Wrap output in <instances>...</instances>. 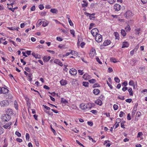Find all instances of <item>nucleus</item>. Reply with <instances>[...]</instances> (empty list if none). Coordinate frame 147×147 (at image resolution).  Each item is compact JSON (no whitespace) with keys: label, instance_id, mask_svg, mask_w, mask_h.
<instances>
[{"label":"nucleus","instance_id":"f257e3e1","mask_svg":"<svg viewBox=\"0 0 147 147\" xmlns=\"http://www.w3.org/2000/svg\"><path fill=\"white\" fill-rule=\"evenodd\" d=\"M13 112L11 109H9L7 111V114L4 115L2 117V119L3 121H9L11 118L10 115L13 114Z\"/></svg>","mask_w":147,"mask_h":147},{"label":"nucleus","instance_id":"f03ea898","mask_svg":"<svg viewBox=\"0 0 147 147\" xmlns=\"http://www.w3.org/2000/svg\"><path fill=\"white\" fill-rule=\"evenodd\" d=\"M80 107L81 109L87 111L91 109L92 108V106L90 103H89L88 104L82 103L80 105Z\"/></svg>","mask_w":147,"mask_h":147},{"label":"nucleus","instance_id":"7ed1b4c3","mask_svg":"<svg viewBox=\"0 0 147 147\" xmlns=\"http://www.w3.org/2000/svg\"><path fill=\"white\" fill-rule=\"evenodd\" d=\"M133 15V14L130 10H127L125 12V16L127 19H129L131 18Z\"/></svg>","mask_w":147,"mask_h":147},{"label":"nucleus","instance_id":"20e7f679","mask_svg":"<svg viewBox=\"0 0 147 147\" xmlns=\"http://www.w3.org/2000/svg\"><path fill=\"white\" fill-rule=\"evenodd\" d=\"M69 74L71 76H75L77 73V71L76 69L74 68L71 69L69 71Z\"/></svg>","mask_w":147,"mask_h":147},{"label":"nucleus","instance_id":"39448f33","mask_svg":"<svg viewBox=\"0 0 147 147\" xmlns=\"http://www.w3.org/2000/svg\"><path fill=\"white\" fill-rule=\"evenodd\" d=\"M95 40L98 42H100L102 40V37L101 35L98 34L96 35Z\"/></svg>","mask_w":147,"mask_h":147},{"label":"nucleus","instance_id":"423d86ee","mask_svg":"<svg viewBox=\"0 0 147 147\" xmlns=\"http://www.w3.org/2000/svg\"><path fill=\"white\" fill-rule=\"evenodd\" d=\"M98 30L96 28H93L91 31V33L94 36H95L98 34Z\"/></svg>","mask_w":147,"mask_h":147},{"label":"nucleus","instance_id":"0eeeda50","mask_svg":"<svg viewBox=\"0 0 147 147\" xmlns=\"http://www.w3.org/2000/svg\"><path fill=\"white\" fill-rule=\"evenodd\" d=\"M121 8V6L118 4H115L114 6V9L116 11H118Z\"/></svg>","mask_w":147,"mask_h":147},{"label":"nucleus","instance_id":"6e6552de","mask_svg":"<svg viewBox=\"0 0 147 147\" xmlns=\"http://www.w3.org/2000/svg\"><path fill=\"white\" fill-rule=\"evenodd\" d=\"M96 55L95 50L94 49H92L90 51L89 53V56L91 57H93Z\"/></svg>","mask_w":147,"mask_h":147},{"label":"nucleus","instance_id":"1a4fd4ad","mask_svg":"<svg viewBox=\"0 0 147 147\" xmlns=\"http://www.w3.org/2000/svg\"><path fill=\"white\" fill-rule=\"evenodd\" d=\"M1 94H6L8 92V90L6 87H1Z\"/></svg>","mask_w":147,"mask_h":147},{"label":"nucleus","instance_id":"9d476101","mask_svg":"<svg viewBox=\"0 0 147 147\" xmlns=\"http://www.w3.org/2000/svg\"><path fill=\"white\" fill-rule=\"evenodd\" d=\"M0 105L2 107H4L8 105L7 101L3 100L0 102Z\"/></svg>","mask_w":147,"mask_h":147},{"label":"nucleus","instance_id":"9b49d317","mask_svg":"<svg viewBox=\"0 0 147 147\" xmlns=\"http://www.w3.org/2000/svg\"><path fill=\"white\" fill-rule=\"evenodd\" d=\"M83 78L85 80H87L90 79L91 78V76L90 75H88V74H85L83 75Z\"/></svg>","mask_w":147,"mask_h":147},{"label":"nucleus","instance_id":"f8f14e48","mask_svg":"<svg viewBox=\"0 0 147 147\" xmlns=\"http://www.w3.org/2000/svg\"><path fill=\"white\" fill-rule=\"evenodd\" d=\"M129 46V43L127 42H124L122 44V48H127Z\"/></svg>","mask_w":147,"mask_h":147},{"label":"nucleus","instance_id":"ddd939ff","mask_svg":"<svg viewBox=\"0 0 147 147\" xmlns=\"http://www.w3.org/2000/svg\"><path fill=\"white\" fill-rule=\"evenodd\" d=\"M54 62L55 63L58 64L61 66H62L63 65V63L58 59H54Z\"/></svg>","mask_w":147,"mask_h":147},{"label":"nucleus","instance_id":"4468645a","mask_svg":"<svg viewBox=\"0 0 147 147\" xmlns=\"http://www.w3.org/2000/svg\"><path fill=\"white\" fill-rule=\"evenodd\" d=\"M95 103L100 106H101L102 104V100L99 99H98L95 100Z\"/></svg>","mask_w":147,"mask_h":147},{"label":"nucleus","instance_id":"2eb2a0df","mask_svg":"<svg viewBox=\"0 0 147 147\" xmlns=\"http://www.w3.org/2000/svg\"><path fill=\"white\" fill-rule=\"evenodd\" d=\"M93 94L96 95H98L100 92V90L98 89H95L93 91Z\"/></svg>","mask_w":147,"mask_h":147},{"label":"nucleus","instance_id":"dca6fc26","mask_svg":"<svg viewBox=\"0 0 147 147\" xmlns=\"http://www.w3.org/2000/svg\"><path fill=\"white\" fill-rule=\"evenodd\" d=\"M32 55L36 59H40L41 58V56L40 55L34 53H32Z\"/></svg>","mask_w":147,"mask_h":147},{"label":"nucleus","instance_id":"f3484780","mask_svg":"<svg viewBox=\"0 0 147 147\" xmlns=\"http://www.w3.org/2000/svg\"><path fill=\"white\" fill-rule=\"evenodd\" d=\"M109 140H106L104 143V145H105L107 147H109L111 145V144L109 142Z\"/></svg>","mask_w":147,"mask_h":147},{"label":"nucleus","instance_id":"a211bd4d","mask_svg":"<svg viewBox=\"0 0 147 147\" xmlns=\"http://www.w3.org/2000/svg\"><path fill=\"white\" fill-rule=\"evenodd\" d=\"M11 124V122H9L5 124L4 125L3 127L5 129H7L10 126Z\"/></svg>","mask_w":147,"mask_h":147},{"label":"nucleus","instance_id":"6ab92c4d","mask_svg":"<svg viewBox=\"0 0 147 147\" xmlns=\"http://www.w3.org/2000/svg\"><path fill=\"white\" fill-rule=\"evenodd\" d=\"M111 42L109 40H105L103 43L104 46H107L110 44Z\"/></svg>","mask_w":147,"mask_h":147},{"label":"nucleus","instance_id":"aec40b11","mask_svg":"<svg viewBox=\"0 0 147 147\" xmlns=\"http://www.w3.org/2000/svg\"><path fill=\"white\" fill-rule=\"evenodd\" d=\"M43 20L42 26L44 27H46L48 24V22L44 19Z\"/></svg>","mask_w":147,"mask_h":147},{"label":"nucleus","instance_id":"412c9836","mask_svg":"<svg viewBox=\"0 0 147 147\" xmlns=\"http://www.w3.org/2000/svg\"><path fill=\"white\" fill-rule=\"evenodd\" d=\"M51 57L50 56H45L43 57V60L44 62H47L49 61Z\"/></svg>","mask_w":147,"mask_h":147},{"label":"nucleus","instance_id":"4be33fe9","mask_svg":"<svg viewBox=\"0 0 147 147\" xmlns=\"http://www.w3.org/2000/svg\"><path fill=\"white\" fill-rule=\"evenodd\" d=\"M72 84L74 85H77L78 84L77 80L76 79H73L72 80Z\"/></svg>","mask_w":147,"mask_h":147},{"label":"nucleus","instance_id":"5701e85b","mask_svg":"<svg viewBox=\"0 0 147 147\" xmlns=\"http://www.w3.org/2000/svg\"><path fill=\"white\" fill-rule=\"evenodd\" d=\"M43 19H39L38 20L37 23L36 24V26L38 27L42 24V22Z\"/></svg>","mask_w":147,"mask_h":147},{"label":"nucleus","instance_id":"b1692460","mask_svg":"<svg viewBox=\"0 0 147 147\" xmlns=\"http://www.w3.org/2000/svg\"><path fill=\"white\" fill-rule=\"evenodd\" d=\"M11 30H18V29L19 28V27H7V28Z\"/></svg>","mask_w":147,"mask_h":147},{"label":"nucleus","instance_id":"393cba45","mask_svg":"<svg viewBox=\"0 0 147 147\" xmlns=\"http://www.w3.org/2000/svg\"><path fill=\"white\" fill-rule=\"evenodd\" d=\"M51 12L53 13H58V10L56 9H51L50 10Z\"/></svg>","mask_w":147,"mask_h":147},{"label":"nucleus","instance_id":"a878e982","mask_svg":"<svg viewBox=\"0 0 147 147\" xmlns=\"http://www.w3.org/2000/svg\"><path fill=\"white\" fill-rule=\"evenodd\" d=\"M71 54L72 55H74L75 56L77 57L78 55V53L75 51H72V50H71Z\"/></svg>","mask_w":147,"mask_h":147},{"label":"nucleus","instance_id":"bb28decb","mask_svg":"<svg viewBox=\"0 0 147 147\" xmlns=\"http://www.w3.org/2000/svg\"><path fill=\"white\" fill-rule=\"evenodd\" d=\"M129 86H133L134 87V88H135V85L134 82L132 80H130L129 83Z\"/></svg>","mask_w":147,"mask_h":147},{"label":"nucleus","instance_id":"cd10ccee","mask_svg":"<svg viewBox=\"0 0 147 147\" xmlns=\"http://www.w3.org/2000/svg\"><path fill=\"white\" fill-rule=\"evenodd\" d=\"M114 34L115 36V39H119V34L117 32H115L114 33Z\"/></svg>","mask_w":147,"mask_h":147},{"label":"nucleus","instance_id":"c85d7f7f","mask_svg":"<svg viewBox=\"0 0 147 147\" xmlns=\"http://www.w3.org/2000/svg\"><path fill=\"white\" fill-rule=\"evenodd\" d=\"M32 74L30 73L28 74V80L30 81H31L32 80Z\"/></svg>","mask_w":147,"mask_h":147},{"label":"nucleus","instance_id":"c756f323","mask_svg":"<svg viewBox=\"0 0 147 147\" xmlns=\"http://www.w3.org/2000/svg\"><path fill=\"white\" fill-rule=\"evenodd\" d=\"M128 91L130 96H133V95L132 89L131 88H129L128 90Z\"/></svg>","mask_w":147,"mask_h":147},{"label":"nucleus","instance_id":"7c9ffc66","mask_svg":"<svg viewBox=\"0 0 147 147\" xmlns=\"http://www.w3.org/2000/svg\"><path fill=\"white\" fill-rule=\"evenodd\" d=\"M14 106H15V109L16 110H18V102H17L15 100V101H14Z\"/></svg>","mask_w":147,"mask_h":147},{"label":"nucleus","instance_id":"2f4dec72","mask_svg":"<svg viewBox=\"0 0 147 147\" xmlns=\"http://www.w3.org/2000/svg\"><path fill=\"white\" fill-rule=\"evenodd\" d=\"M125 29L126 32H128L129 31L131 30V28L129 24H128L127 26L125 27Z\"/></svg>","mask_w":147,"mask_h":147},{"label":"nucleus","instance_id":"473e14b6","mask_svg":"<svg viewBox=\"0 0 147 147\" xmlns=\"http://www.w3.org/2000/svg\"><path fill=\"white\" fill-rule=\"evenodd\" d=\"M110 61L111 62H113L114 63H116L117 62V59L113 57L111 58L110 59Z\"/></svg>","mask_w":147,"mask_h":147},{"label":"nucleus","instance_id":"72a5a7b5","mask_svg":"<svg viewBox=\"0 0 147 147\" xmlns=\"http://www.w3.org/2000/svg\"><path fill=\"white\" fill-rule=\"evenodd\" d=\"M70 32L71 34L72 35L73 37H75V31L74 30H70Z\"/></svg>","mask_w":147,"mask_h":147},{"label":"nucleus","instance_id":"f704fd0d","mask_svg":"<svg viewBox=\"0 0 147 147\" xmlns=\"http://www.w3.org/2000/svg\"><path fill=\"white\" fill-rule=\"evenodd\" d=\"M121 121V119L120 118H117L116 120V123L114 125V126H115L116 123H120Z\"/></svg>","mask_w":147,"mask_h":147},{"label":"nucleus","instance_id":"c9c22d12","mask_svg":"<svg viewBox=\"0 0 147 147\" xmlns=\"http://www.w3.org/2000/svg\"><path fill=\"white\" fill-rule=\"evenodd\" d=\"M121 34L124 36H125L126 35V33L124 30L122 29L121 30Z\"/></svg>","mask_w":147,"mask_h":147},{"label":"nucleus","instance_id":"e433bc0d","mask_svg":"<svg viewBox=\"0 0 147 147\" xmlns=\"http://www.w3.org/2000/svg\"><path fill=\"white\" fill-rule=\"evenodd\" d=\"M89 83L86 82H82V85L85 87H88Z\"/></svg>","mask_w":147,"mask_h":147},{"label":"nucleus","instance_id":"4c0bfd02","mask_svg":"<svg viewBox=\"0 0 147 147\" xmlns=\"http://www.w3.org/2000/svg\"><path fill=\"white\" fill-rule=\"evenodd\" d=\"M125 123V121H122L121 123V126L123 128H125L124 124Z\"/></svg>","mask_w":147,"mask_h":147},{"label":"nucleus","instance_id":"58836bf2","mask_svg":"<svg viewBox=\"0 0 147 147\" xmlns=\"http://www.w3.org/2000/svg\"><path fill=\"white\" fill-rule=\"evenodd\" d=\"M116 0H107L108 2L110 4H113L115 1Z\"/></svg>","mask_w":147,"mask_h":147},{"label":"nucleus","instance_id":"ea45409f","mask_svg":"<svg viewBox=\"0 0 147 147\" xmlns=\"http://www.w3.org/2000/svg\"><path fill=\"white\" fill-rule=\"evenodd\" d=\"M135 31L136 32V34H137L138 35H139V33H140V28H138L136 29L135 30Z\"/></svg>","mask_w":147,"mask_h":147},{"label":"nucleus","instance_id":"a19ab883","mask_svg":"<svg viewBox=\"0 0 147 147\" xmlns=\"http://www.w3.org/2000/svg\"><path fill=\"white\" fill-rule=\"evenodd\" d=\"M114 80L115 82L117 83H119L120 82V80L118 77H116L115 78Z\"/></svg>","mask_w":147,"mask_h":147},{"label":"nucleus","instance_id":"79ce46f5","mask_svg":"<svg viewBox=\"0 0 147 147\" xmlns=\"http://www.w3.org/2000/svg\"><path fill=\"white\" fill-rule=\"evenodd\" d=\"M138 105V103H136L134 107V113H135L136 111L137 110V107Z\"/></svg>","mask_w":147,"mask_h":147},{"label":"nucleus","instance_id":"37998d69","mask_svg":"<svg viewBox=\"0 0 147 147\" xmlns=\"http://www.w3.org/2000/svg\"><path fill=\"white\" fill-rule=\"evenodd\" d=\"M88 81L90 83H94L95 82H96V80L94 79L89 80Z\"/></svg>","mask_w":147,"mask_h":147},{"label":"nucleus","instance_id":"c03bdc74","mask_svg":"<svg viewBox=\"0 0 147 147\" xmlns=\"http://www.w3.org/2000/svg\"><path fill=\"white\" fill-rule=\"evenodd\" d=\"M88 139L89 140L91 141L92 142H93L94 143H95L96 142V141L95 140H94L91 137H90L89 136H88Z\"/></svg>","mask_w":147,"mask_h":147},{"label":"nucleus","instance_id":"a18cd8bd","mask_svg":"<svg viewBox=\"0 0 147 147\" xmlns=\"http://www.w3.org/2000/svg\"><path fill=\"white\" fill-rule=\"evenodd\" d=\"M96 61L98 63H99L100 64H102V62L100 61V59L99 57H96Z\"/></svg>","mask_w":147,"mask_h":147},{"label":"nucleus","instance_id":"49530a36","mask_svg":"<svg viewBox=\"0 0 147 147\" xmlns=\"http://www.w3.org/2000/svg\"><path fill=\"white\" fill-rule=\"evenodd\" d=\"M113 109L115 110H117L118 108V106L116 104H114L113 106Z\"/></svg>","mask_w":147,"mask_h":147},{"label":"nucleus","instance_id":"de8ad7c7","mask_svg":"<svg viewBox=\"0 0 147 147\" xmlns=\"http://www.w3.org/2000/svg\"><path fill=\"white\" fill-rule=\"evenodd\" d=\"M78 44L80 43V42L82 41V38L80 37H78Z\"/></svg>","mask_w":147,"mask_h":147},{"label":"nucleus","instance_id":"09e8293b","mask_svg":"<svg viewBox=\"0 0 147 147\" xmlns=\"http://www.w3.org/2000/svg\"><path fill=\"white\" fill-rule=\"evenodd\" d=\"M120 114L119 115V116L120 117H123V115H125V113L122 111L120 112Z\"/></svg>","mask_w":147,"mask_h":147},{"label":"nucleus","instance_id":"8fccbe9b","mask_svg":"<svg viewBox=\"0 0 147 147\" xmlns=\"http://www.w3.org/2000/svg\"><path fill=\"white\" fill-rule=\"evenodd\" d=\"M82 7H87L88 5V3H82Z\"/></svg>","mask_w":147,"mask_h":147},{"label":"nucleus","instance_id":"3c124183","mask_svg":"<svg viewBox=\"0 0 147 147\" xmlns=\"http://www.w3.org/2000/svg\"><path fill=\"white\" fill-rule=\"evenodd\" d=\"M127 119L128 120H131V115L130 113H128L127 114Z\"/></svg>","mask_w":147,"mask_h":147},{"label":"nucleus","instance_id":"603ef678","mask_svg":"<svg viewBox=\"0 0 147 147\" xmlns=\"http://www.w3.org/2000/svg\"><path fill=\"white\" fill-rule=\"evenodd\" d=\"M68 22L69 25L71 26H74V24L70 19H69V20H68Z\"/></svg>","mask_w":147,"mask_h":147},{"label":"nucleus","instance_id":"864d4df0","mask_svg":"<svg viewBox=\"0 0 147 147\" xmlns=\"http://www.w3.org/2000/svg\"><path fill=\"white\" fill-rule=\"evenodd\" d=\"M15 134L18 137H20L21 136V134L18 131H16L15 132Z\"/></svg>","mask_w":147,"mask_h":147},{"label":"nucleus","instance_id":"5fc2aeb1","mask_svg":"<svg viewBox=\"0 0 147 147\" xmlns=\"http://www.w3.org/2000/svg\"><path fill=\"white\" fill-rule=\"evenodd\" d=\"M26 140H29V134L28 133H26Z\"/></svg>","mask_w":147,"mask_h":147},{"label":"nucleus","instance_id":"6e6d98bb","mask_svg":"<svg viewBox=\"0 0 147 147\" xmlns=\"http://www.w3.org/2000/svg\"><path fill=\"white\" fill-rule=\"evenodd\" d=\"M143 135V133L142 132H139L138 133L137 137L140 138L141 136Z\"/></svg>","mask_w":147,"mask_h":147},{"label":"nucleus","instance_id":"4d7b16f0","mask_svg":"<svg viewBox=\"0 0 147 147\" xmlns=\"http://www.w3.org/2000/svg\"><path fill=\"white\" fill-rule=\"evenodd\" d=\"M117 98L122 100H123L125 99L124 96H118Z\"/></svg>","mask_w":147,"mask_h":147},{"label":"nucleus","instance_id":"13d9d810","mask_svg":"<svg viewBox=\"0 0 147 147\" xmlns=\"http://www.w3.org/2000/svg\"><path fill=\"white\" fill-rule=\"evenodd\" d=\"M76 142L80 146H82L83 147H84V146L81 143H80L78 140H76Z\"/></svg>","mask_w":147,"mask_h":147},{"label":"nucleus","instance_id":"bf43d9fd","mask_svg":"<svg viewBox=\"0 0 147 147\" xmlns=\"http://www.w3.org/2000/svg\"><path fill=\"white\" fill-rule=\"evenodd\" d=\"M25 70L28 72H30L31 70L28 67H27L25 68Z\"/></svg>","mask_w":147,"mask_h":147},{"label":"nucleus","instance_id":"052dcab7","mask_svg":"<svg viewBox=\"0 0 147 147\" xmlns=\"http://www.w3.org/2000/svg\"><path fill=\"white\" fill-rule=\"evenodd\" d=\"M113 71V69L111 67H109L108 68V72L109 73H111Z\"/></svg>","mask_w":147,"mask_h":147},{"label":"nucleus","instance_id":"680f3d73","mask_svg":"<svg viewBox=\"0 0 147 147\" xmlns=\"http://www.w3.org/2000/svg\"><path fill=\"white\" fill-rule=\"evenodd\" d=\"M88 125L90 126H92L93 125V123L92 121H88L87 122Z\"/></svg>","mask_w":147,"mask_h":147},{"label":"nucleus","instance_id":"e2e57ef3","mask_svg":"<svg viewBox=\"0 0 147 147\" xmlns=\"http://www.w3.org/2000/svg\"><path fill=\"white\" fill-rule=\"evenodd\" d=\"M125 101L129 103H130L132 101V99L131 98L127 99L125 100Z\"/></svg>","mask_w":147,"mask_h":147},{"label":"nucleus","instance_id":"0e129e2a","mask_svg":"<svg viewBox=\"0 0 147 147\" xmlns=\"http://www.w3.org/2000/svg\"><path fill=\"white\" fill-rule=\"evenodd\" d=\"M99 98L100 99L102 100H103L105 98V97L103 95H101L99 96Z\"/></svg>","mask_w":147,"mask_h":147},{"label":"nucleus","instance_id":"69168bd1","mask_svg":"<svg viewBox=\"0 0 147 147\" xmlns=\"http://www.w3.org/2000/svg\"><path fill=\"white\" fill-rule=\"evenodd\" d=\"M78 72L79 74H80V75H82L84 74V73L83 72V71L80 70H78Z\"/></svg>","mask_w":147,"mask_h":147},{"label":"nucleus","instance_id":"338daca9","mask_svg":"<svg viewBox=\"0 0 147 147\" xmlns=\"http://www.w3.org/2000/svg\"><path fill=\"white\" fill-rule=\"evenodd\" d=\"M39 7V9L41 10L43 9L44 8V6L42 5H40Z\"/></svg>","mask_w":147,"mask_h":147},{"label":"nucleus","instance_id":"774afa93","mask_svg":"<svg viewBox=\"0 0 147 147\" xmlns=\"http://www.w3.org/2000/svg\"><path fill=\"white\" fill-rule=\"evenodd\" d=\"M57 40L59 41H61L63 40L62 38L61 37H57Z\"/></svg>","mask_w":147,"mask_h":147}]
</instances>
